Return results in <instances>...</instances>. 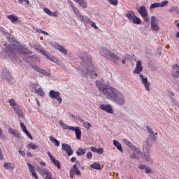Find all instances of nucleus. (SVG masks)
I'll return each instance as SVG.
<instances>
[{
	"label": "nucleus",
	"instance_id": "5",
	"mask_svg": "<svg viewBox=\"0 0 179 179\" xmlns=\"http://www.w3.org/2000/svg\"><path fill=\"white\" fill-rule=\"evenodd\" d=\"M15 47L16 45L14 44H10L4 48L6 55L10 58L12 61H17V55L15 53Z\"/></svg>",
	"mask_w": 179,
	"mask_h": 179
},
{
	"label": "nucleus",
	"instance_id": "25",
	"mask_svg": "<svg viewBox=\"0 0 179 179\" xmlns=\"http://www.w3.org/2000/svg\"><path fill=\"white\" fill-rule=\"evenodd\" d=\"M141 82H142L143 85L145 86V90L147 92H150V88L149 87V86H150V83H148V78H143L141 80Z\"/></svg>",
	"mask_w": 179,
	"mask_h": 179
},
{
	"label": "nucleus",
	"instance_id": "21",
	"mask_svg": "<svg viewBox=\"0 0 179 179\" xmlns=\"http://www.w3.org/2000/svg\"><path fill=\"white\" fill-rule=\"evenodd\" d=\"M27 166H28L29 170L31 176H33L35 179H38V176H37L36 171H34V166H33V165H31V164H30L29 162L27 163Z\"/></svg>",
	"mask_w": 179,
	"mask_h": 179
},
{
	"label": "nucleus",
	"instance_id": "13",
	"mask_svg": "<svg viewBox=\"0 0 179 179\" xmlns=\"http://www.w3.org/2000/svg\"><path fill=\"white\" fill-rule=\"evenodd\" d=\"M62 150L66 152L68 156H72L73 155V150H72V148H71L68 144L63 143L62 145Z\"/></svg>",
	"mask_w": 179,
	"mask_h": 179
},
{
	"label": "nucleus",
	"instance_id": "8",
	"mask_svg": "<svg viewBox=\"0 0 179 179\" xmlns=\"http://www.w3.org/2000/svg\"><path fill=\"white\" fill-rule=\"evenodd\" d=\"M122 142H124L125 145H127V146L129 148V149H131L133 152H136L137 155H142V151L136 148V146L132 145V143H131L128 139L124 138Z\"/></svg>",
	"mask_w": 179,
	"mask_h": 179
},
{
	"label": "nucleus",
	"instance_id": "47",
	"mask_svg": "<svg viewBox=\"0 0 179 179\" xmlns=\"http://www.w3.org/2000/svg\"><path fill=\"white\" fill-rule=\"evenodd\" d=\"M155 8H160V3H154L150 6L151 9H155Z\"/></svg>",
	"mask_w": 179,
	"mask_h": 179
},
{
	"label": "nucleus",
	"instance_id": "55",
	"mask_svg": "<svg viewBox=\"0 0 179 179\" xmlns=\"http://www.w3.org/2000/svg\"><path fill=\"white\" fill-rule=\"evenodd\" d=\"M131 159L135 160L136 159H139V157H136V153L134 152L130 155Z\"/></svg>",
	"mask_w": 179,
	"mask_h": 179
},
{
	"label": "nucleus",
	"instance_id": "19",
	"mask_svg": "<svg viewBox=\"0 0 179 179\" xmlns=\"http://www.w3.org/2000/svg\"><path fill=\"white\" fill-rule=\"evenodd\" d=\"M41 52H42L43 55H45L46 58L49 59L50 61H52V62H57V58L52 56V55L50 54V52L44 50H41Z\"/></svg>",
	"mask_w": 179,
	"mask_h": 179
},
{
	"label": "nucleus",
	"instance_id": "27",
	"mask_svg": "<svg viewBox=\"0 0 179 179\" xmlns=\"http://www.w3.org/2000/svg\"><path fill=\"white\" fill-rule=\"evenodd\" d=\"M73 129H71V131H75V134L76 135V139H80L81 136H82V131H80V129H79V127H73Z\"/></svg>",
	"mask_w": 179,
	"mask_h": 179
},
{
	"label": "nucleus",
	"instance_id": "26",
	"mask_svg": "<svg viewBox=\"0 0 179 179\" xmlns=\"http://www.w3.org/2000/svg\"><path fill=\"white\" fill-rule=\"evenodd\" d=\"M113 145L114 146H115V148H117L119 152H121V153H124V150H122V145H121V143H120V142H118V141L113 140Z\"/></svg>",
	"mask_w": 179,
	"mask_h": 179
},
{
	"label": "nucleus",
	"instance_id": "43",
	"mask_svg": "<svg viewBox=\"0 0 179 179\" xmlns=\"http://www.w3.org/2000/svg\"><path fill=\"white\" fill-rule=\"evenodd\" d=\"M128 58H129V55H124V56H123L122 59V64L123 65H125V64H127V59H128Z\"/></svg>",
	"mask_w": 179,
	"mask_h": 179
},
{
	"label": "nucleus",
	"instance_id": "12",
	"mask_svg": "<svg viewBox=\"0 0 179 179\" xmlns=\"http://www.w3.org/2000/svg\"><path fill=\"white\" fill-rule=\"evenodd\" d=\"M77 15L76 16H77V17L80 20V22H83V23H85V24H89V23L90 22V21L92 20H90V18L86 15H82V14L80 13H76Z\"/></svg>",
	"mask_w": 179,
	"mask_h": 179
},
{
	"label": "nucleus",
	"instance_id": "48",
	"mask_svg": "<svg viewBox=\"0 0 179 179\" xmlns=\"http://www.w3.org/2000/svg\"><path fill=\"white\" fill-rule=\"evenodd\" d=\"M108 2H109L110 5H114L115 6L118 5V0H108Z\"/></svg>",
	"mask_w": 179,
	"mask_h": 179
},
{
	"label": "nucleus",
	"instance_id": "49",
	"mask_svg": "<svg viewBox=\"0 0 179 179\" xmlns=\"http://www.w3.org/2000/svg\"><path fill=\"white\" fill-rule=\"evenodd\" d=\"M71 8H73V12H74V13H75L76 15H77L78 13H80L79 10H78V8H75V5H73V4H72V3L71 4Z\"/></svg>",
	"mask_w": 179,
	"mask_h": 179
},
{
	"label": "nucleus",
	"instance_id": "37",
	"mask_svg": "<svg viewBox=\"0 0 179 179\" xmlns=\"http://www.w3.org/2000/svg\"><path fill=\"white\" fill-rule=\"evenodd\" d=\"M34 93H36L38 96H41V97L44 96L45 94L44 92H43V89L41 87H38Z\"/></svg>",
	"mask_w": 179,
	"mask_h": 179
},
{
	"label": "nucleus",
	"instance_id": "15",
	"mask_svg": "<svg viewBox=\"0 0 179 179\" xmlns=\"http://www.w3.org/2000/svg\"><path fill=\"white\" fill-rule=\"evenodd\" d=\"M151 28L154 31H159L160 30V27L156 24V17L155 16L151 17Z\"/></svg>",
	"mask_w": 179,
	"mask_h": 179
},
{
	"label": "nucleus",
	"instance_id": "34",
	"mask_svg": "<svg viewBox=\"0 0 179 179\" xmlns=\"http://www.w3.org/2000/svg\"><path fill=\"white\" fill-rule=\"evenodd\" d=\"M10 134H12V135H14L15 138H20V134H19V131H16L15 129H9Z\"/></svg>",
	"mask_w": 179,
	"mask_h": 179
},
{
	"label": "nucleus",
	"instance_id": "61",
	"mask_svg": "<svg viewBox=\"0 0 179 179\" xmlns=\"http://www.w3.org/2000/svg\"><path fill=\"white\" fill-rule=\"evenodd\" d=\"M86 157H87V159H92V152H87V154H86Z\"/></svg>",
	"mask_w": 179,
	"mask_h": 179
},
{
	"label": "nucleus",
	"instance_id": "1",
	"mask_svg": "<svg viewBox=\"0 0 179 179\" xmlns=\"http://www.w3.org/2000/svg\"><path fill=\"white\" fill-rule=\"evenodd\" d=\"M96 87L105 96L107 100H110L113 103H116L117 106H124L125 104V95L122 92L117 90V89L107 85L103 84L100 81L96 82Z\"/></svg>",
	"mask_w": 179,
	"mask_h": 179
},
{
	"label": "nucleus",
	"instance_id": "53",
	"mask_svg": "<svg viewBox=\"0 0 179 179\" xmlns=\"http://www.w3.org/2000/svg\"><path fill=\"white\" fill-rule=\"evenodd\" d=\"M24 133L28 136V138H29V139H33V136H31V134H30V132H29V131L25 130V131H24Z\"/></svg>",
	"mask_w": 179,
	"mask_h": 179
},
{
	"label": "nucleus",
	"instance_id": "64",
	"mask_svg": "<svg viewBox=\"0 0 179 179\" xmlns=\"http://www.w3.org/2000/svg\"><path fill=\"white\" fill-rule=\"evenodd\" d=\"M177 9V7L175 6H172L169 8V12H174V10L176 11Z\"/></svg>",
	"mask_w": 179,
	"mask_h": 179
},
{
	"label": "nucleus",
	"instance_id": "42",
	"mask_svg": "<svg viewBox=\"0 0 179 179\" xmlns=\"http://www.w3.org/2000/svg\"><path fill=\"white\" fill-rule=\"evenodd\" d=\"M83 127L84 128H87V131H89L90 129V128H92V124H90L88 122H83Z\"/></svg>",
	"mask_w": 179,
	"mask_h": 179
},
{
	"label": "nucleus",
	"instance_id": "36",
	"mask_svg": "<svg viewBox=\"0 0 179 179\" xmlns=\"http://www.w3.org/2000/svg\"><path fill=\"white\" fill-rule=\"evenodd\" d=\"M74 1L78 3H79V5L82 6V8H87V4L85 1V0H74Z\"/></svg>",
	"mask_w": 179,
	"mask_h": 179
},
{
	"label": "nucleus",
	"instance_id": "14",
	"mask_svg": "<svg viewBox=\"0 0 179 179\" xmlns=\"http://www.w3.org/2000/svg\"><path fill=\"white\" fill-rule=\"evenodd\" d=\"M99 108L103 111H106V113H108V114H113L114 113L113 110V106H111L110 104H102L99 106Z\"/></svg>",
	"mask_w": 179,
	"mask_h": 179
},
{
	"label": "nucleus",
	"instance_id": "6",
	"mask_svg": "<svg viewBox=\"0 0 179 179\" xmlns=\"http://www.w3.org/2000/svg\"><path fill=\"white\" fill-rule=\"evenodd\" d=\"M152 148L151 145L148 143V141H145L143 145V152L138 154L141 155L142 159H145V162L150 160V149Z\"/></svg>",
	"mask_w": 179,
	"mask_h": 179
},
{
	"label": "nucleus",
	"instance_id": "57",
	"mask_svg": "<svg viewBox=\"0 0 179 179\" xmlns=\"http://www.w3.org/2000/svg\"><path fill=\"white\" fill-rule=\"evenodd\" d=\"M167 3H169V1H162V2L160 3V8H163V7L166 6V5H167Z\"/></svg>",
	"mask_w": 179,
	"mask_h": 179
},
{
	"label": "nucleus",
	"instance_id": "31",
	"mask_svg": "<svg viewBox=\"0 0 179 179\" xmlns=\"http://www.w3.org/2000/svg\"><path fill=\"white\" fill-rule=\"evenodd\" d=\"M43 11L45 12V13H47V15H49V16H54L55 17H57V14L56 12H52L50 10V9L45 8L43 9Z\"/></svg>",
	"mask_w": 179,
	"mask_h": 179
},
{
	"label": "nucleus",
	"instance_id": "20",
	"mask_svg": "<svg viewBox=\"0 0 179 179\" xmlns=\"http://www.w3.org/2000/svg\"><path fill=\"white\" fill-rule=\"evenodd\" d=\"M40 174H41V176L43 177V178L45 179H52V178H51V174L50 173V172H48L47 170H45V169H43L41 170V172H39Z\"/></svg>",
	"mask_w": 179,
	"mask_h": 179
},
{
	"label": "nucleus",
	"instance_id": "2",
	"mask_svg": "<svg viewBox=\"0 0 179 179\" xmlns=\"http://www.w3.org/2000/svg\"><path fill=\"white\" fill-rule=\"evenodd\" d=\"M79 58L82 59L81 64L83 67L80 69V76L83 78H91V79H95L97 78L96 67L92 64V57L86 52H81L78 54Z\"/></svg>",
	"mask_w": 179,
	"mask_h": 179
},
{
	"label": "nucleus",
	"instance_id": "3",
	"mask_svg": "<svg viewBox=\"0 0 179 179\" xmlns=\"http://www.w3.org/2000/svg\"><path fill=\"white\" fill-rule=\"evenodd\" d=\"M101 55L108 59H110V61H112L114 64H117V65H118L119 62H121V57H120L117 54L110 52V50L107 49V48H101Z\"/></svg>",
	"mask_w": 179,
	"mask_h": 179
},
{
	"label": "nucleus",
	"instance_id": "30",
	"mask_svg": "<svg viewBox=\"0 0 179 179\" xmlns=\"http://www.w3.org/2000/svg\"><path fill=\"white\" fill-rule=\"evenodd\" d=\"M7 19H8V20H10L11 23H15V22H17V20H19V17H16L14 15H7Z\"/></svg>",
	"mask_w": 179,
	"mask_h": 179
},
{
	"label": "nucleus",
	"instance_id": "7",
	"mask_svg": "<svg viewBox=\"0 0 179 179\" xmlns=\"http://www.w3.org/2000/svg\"><path fill=\"white\" fill-rule=\"evenodd\" d=\"M125 17L130 22H132L134 24H141V22H142L140 18L135 15V13L131 10L125 14Z\"/></svg>",
	"mask_w": 179,
	"mask_h": 179
},
{
	"label": "nucleus",
	"instance_id": "59",
	"mask_svg": "<svg viewBox=\"0 0 179 179\" xmlns=\"http://www.w3.org/2000/svg\"><path fill=\"white\" fill-rule=\"evenodd\" d=\"M76 120H78V121H80V122H85V120H83L82 117L78 115L76 117Z\"/></svg>",
	"mask_w": 179,
	"mask_h": 179
},
{
	"label": "nucleus",
	"instance_id": "24",
	"mask_svg": "<svg viewBox=\"0 0 179 179\" xmlns=\"http://www.w3.org/2000/svg\"><path fill=\"white\" fill-rule=\"evenodd\" d=\"M18 52L20 54H27L28 55H30L31 54V51L29 50V49L26 48H23V46H20L18 48Z\"/></svg>",
	"mask_w": 179,
	"mask_h": 179
},
{
	"label": "nucleus",
	"instance_id": "18",
	"mask_svg": "<svg viewBox=\"0 0 179 179\" xmlns=\"http://www.w3.org/2000/svg\"><path fill=\"white\" fill-rule=\"evenodd\" d=\"M1 79H5L7 82H10L12 80V76L10 75V72L8 70H5L1 75Z\"/></svg>",
	"mask_w": 179,
	"mask_h": 179
},
{
	"label": "nucleus",
	"instance_id": "35",
	"mask_svg": "<svg viewBox=\"0 0 179 179\" xmlns=\"http://www.w3.org/2000/svg\"><path fill=\"white\" fill-rule=\"evenodd\" d=\"M86 153V148H78L76 152L78 156H83Z\"/></svg>",
	"mask_w": 179,
	"mask_h": 179
},
{
	"label": "nucleus",
	"instance_id": "52",
	"mask_svg": "<svg viewBox=\"0 0 179 179\" xmlns=\"http://www.w3.org/2000/svg\"><path fill=\"white\" fill-rule=\"evenodd\" d=\"M98 155H103V153H104V149L103 148H99L96 149V152Z\"/></svg>",
	"mask_w": 179,
	"mask_h": 179
},
{
	"label": "nucleus",
	"instance_id": "38",
	"mask_svg": "<svg viewBox=\"0 0 179 179\" xmlns=\"http://www.w3.org/2000/svg\"><path fill=\"white\" fill-rule=\"evenodd\" d=\"M39 73H42V75H44V76H48V78H50V76H51V73L47 72V70H44L42 69L39 70Z\"/></svg>",
	"mask_w": 179,
	"mask_h": 179
},
{
	"label": "nucleus",
	"instance_id": "10",
	"mask_svg": "<svg viewBox=\"0 0 179 179\" xmlns=\"http://www.w3.org/2000/svg\"><path fill=\"white\" fill-rule=\"evenodd\" d=\"M79 161H76V164L73 166V168L70 170V177L73 178V176H80V171L78 169V163Z\"/></svg>",
	"mask_w": 179,
	"mask_h": 179
},
{
	"label": "nucleus",
	"instance_id": "58",
	"mask_svg": "<svg viewBox=\"0 0 179 179\" xmlns=\"http://www.w3.org/2000/svg\"><path fill=\"white\" fill-rule=\"evenodd\" d=\"M20 127L22 129L23 132L27 130V128H26V126L23 123H20Z\"/></svg>",
	"mask_w": 179,
	"mask_h": 179
},
{
	"label": "nucleus",
	"instance_id": "32",
	"mask_svg": "<svg viewBox=\"0 0 179 179\" xmlns=\"http://www.w3.org/2000/svg\"><path fill=\"white\" fill-rule=\"evenodd\" d=\"M90 167L94 170H101V166L97 162H94L93 164H91Z\"/></svg>",
	"mask_w": 179,
	"mask_h": 179
},
{
	"label": "nucleus",
	"instance_id": "54",
	"mask_svg": "<svg viewBox=\"0 0 179 179\" xmlns=\"http://www.w3.org/2000/svg\"><path fill=\"white\" fill-rule=\"evenodd\" d=\"M0 33H2V34H4L6 36V34H9V33L5 31V28L0 27Z\"/></svg>",
	"mask_w": 179,
	"mask_h": 179
},
{
	"label": "nucleus",
	"instance_id": "44",
	"mask_svg": "<svg viewBox=\"0 0 179 179\" xmlns=\"http://www.w3.org/2000/svg\"><path fill=\"white\" fill-rule=\"evenodd\" d=\"M62 127L63 129H69L70 131H71V129H74L73 127L68 126V124L65 123Z\"/></svg>",
	"mask_w": 179,
	"mask_h": 179
},
{
	"label": "nucleus",
	"instance_id": "17",
	"mask_svg": "<svg viewBox=\"0 0 179 179\" xmlns=\"http://www.w3.org/2000/svg\"><path fill=\"white\" fill-rule=\"evenodd\" d=\"M171 75L173 78H178L179 76V66L178 64H174L172 67Z\"/></svg>",
	"mask_w": 179,
	"mask_h": 179
},
{
	"label": "nucleus",
	"instance_id": "41",
	"mask_svg": "<svg viewBox=\"0 0 179 179\" xmlns=\"http://www.w3.org/2000/svg\"><path fill=\"white\" fill-rule=\"evenodd\" d=\"M31 68H32V69H34V71H36V72H40L41 68L38 67V66H37V64H30Z\"/></svg>",
	"mask_w": 179,
	"mask_h": 179
},
{
	"label": "nucleus",
	"instance_id": "45",
	"mask_svg": "<svg viewBox=\"0 0 179 179\" xmlns=\"http://www.w3.org/2000/svg\"><path fill=\"white\" fill-rule=\"evenodd\" d=\"M28 146L30 149H32V150H36V149H38V147H37V145H36L33 143H30L29 144H28Z\"/></svg>",
	"mask_w": 179,
	"mask_h": 179
},
{
	"label": "nucleus",
	"instance_id": "16",
	"mask_svg": "<svg viewBox=\"0 0 179 179\" xmlns=\"http://www.w3.org/2000/svg\"><path fill=\"white\" fill-rule=\"evenodd\" d=\"M143 71V67H142V62L139 60L137 61L136 66L134 71H133V73H136V75H139L141 72Z\"/></svg>",
	"mask_w": 179,
	"mask_h": 179
},
{
	"label": "nucleus",
	"instance_id": "46",
	"mask_svg": "<svg viewBox=\"0 0 179 179\" xmlns=\"http://www.w3.org/2000/svg\"><path fill=\"white\" fill-rule=\"evenodd\" d=\"M88 24H91L92 27H94L95 30H97L99 29V27L96 25V23L93 22L92 20L90 21V23Z\"/></svg>",
	"mask_w": 179,
	"mask_h": 179
},
{
	"label": "nucleus",
	"instance_id": "29",
	"mask_svg": "<svg viewBox=\"0 0 179 179\" xmlns=\"http://www.w3.org/2000/svg\"><path fill=\"white\" fill-rule=\"evenodd\" d=\"M6 37L8 40L9 43H17L16 38L13 36H11L10 34H6Z\"/></svg>",
	"mask_w": 179,
	"mask_h": 179
},
{
	"label": "nucleus",
	"instance_id": "39",
	"mask_svg": "<svg viewBox=\"0 0 179 179\" xmlns=\"http://www.w3.org/2000/svg\"><path fill=\"white\" fill-rule=\"evenodd\" d=\"M51 160L53 164H55V166H57V169H61V164L59 163V161L55 159V158Z\"/></svg>",
	"mask_w": 179,
	"mask_h": 179
},
{
	"label": "nucleus",
	"instance_id": "23",
	"mask_svg": "<svg viewBox=\"0 0 179 179\" xmlns=\"http://www.w3.org/2000/svg\"><path fill=\"white\" fill-rule=\"evenodd\" d=\"M138 12L141 15V16H142V17H146V16H148V12H146V7L143 6H141L138 9Z\"/></svg>",
	"mask_w": 179,
	"mask_h": 179
},
{
	"label": "nucleus",
	"instance_id": "11",
	"mask_svg": "<svg viewBox=\"0 0 179 179\" xmlns=\"http://www.w3.org/2000/svg\"><path fill=\"white\" fill-rule=\"evenodd\" d=\"M53 47H55V50H57V51H59V52H62L63 55H68V50L64 48L62 45H59L57 43V42H55L53 43Z\"/></svg>",
	"mask_w": 179,
	"mask_h": 179
},
{
	"label": "nucleus",
	"instance_id": "56",
	"mask_svg": "<svg viewBox=\"0 0 179 179\" xmlns=\"http://www.w3.org/2000/svg\"><path fill=\"white\" fill-rule=\"evenodd\" d=\"M146 129L148 130V131L149 132L150 134H155V131H153V130H152V128H150V127L146 126Z\"/></svg>",
	"mask_w": 179,
	"mask_h": 179
},
{
	"label": "nucleus",
	"instance_id": "9",
	"mask_svg": "<svg viewBox=\"0 0 179 179\" xmlns=\"http://www.w3.org/2000/svg\"><path fill=\"white\" fill-rule=\"evenodd\" d=\"M49 97H50V99H55L59 101V104L62 103V98H61V94L59 92L50 90L49 92Z\"/></svg>",
	"mask_w": 179,
	"mask_h": 179
},
{
	"label": "nucleus",
	"instance_id": "22",
	"mask_svg": "<svg viewBox=\"0 0 179 179\" xmlns=\"http://www.w3.org/2000/svg\"><path fill=\"white\" fill-rule=\"evenodd\" d=\"M156 139H157V137H156V135L155 133H152L148 136V138H147L145 142H148V145H151V148H152V141H153V142H156Z\"/></svg>",
	"mask_w": 179,
	"mask_h": 179
},
{
	"label": "nucleus",
	"instance_id": "50",
	"mask_svg": "<svg viewBox=\"0 0 179 179\" xmlns=\"http://www.w3.org/2000/svg\"><path fill=\"white\" fill-rule=\"evenodd\" d=\"M37 89H38V85L36 84L34 85L31 87V92H33L34 93L36 92V91L37 90Z\"/></svg>",
	"mask_w": 179,
	"mask_h": 179
},
{
	"label": "nucleus",
	"instance_id": "28",
	"mask_svg": "<svg viewBox=\"0 0 179 179\" xmlns=\"http://www.w3.org/2000/svg\"><path fill=\"white\" fill-rule=\"evenodd\" d=\"M13 108L14 111L16 113L17 115H18L19 117L23 116V111H22V109H20V107H19V105H17Z\"/></svg>",
	"mask_w": 179,
	"mask_h": 179
},
{
	"label": "nucleus",
	"instance_id": "60",
	"mask_svg": "<svg viewBox=\"0 0 179 179\" xmlns=\"http://www.w3.org/2000/svg\"><path fill=\"white\" fill-rule=\"evenodd\" d=\"M38 33H41L42 34H45L46 36H48V32H45V31H43V29H38L37 30Z\"/></svg>",
	"mask_w": 179,
	"mask_h": 179
},
{
	"label": "nucleus",
	"instance_id": "4",
	"mask_svg": "<svg viewBox=\"0 0 179 179\" xmlns=\"http://www.w3.org/2000/svg\"><path fill=\"white\" fill-rule=\"evenodd\" d=\"M101 55L108 59H110V61H112L114 64H117V65H118L119 62H121V57H120L117 54L110 52V50L107 49V48H101Z\"/></svg>",
	"mask_w": 179,
	"mask_h": 179
},
{
	"label": "nucleus",
	"instance_id": "63",
	"mask_svg": "<svg viewBox=\"0 0 179 179\" xmlns=\"http://www.w3.org/2000/svg\"><path fill=\"white\" fill-rule=\"evenodd\" d=\"M146 166H147L146 165L141 164L138 166V169H140L141 170H145L146 169Z\"/></svg>",
	"mask_w": 179,
	"mask_h": 179
},
{
	"label": "nucleus",
	"instance_id": "62",
	"mask_svg": "<svg viewBox=\"0 0 179 179\" xmlns=\"http://www.w3.org/2000/svg\"><path fill=\"white\" fill-rule=\"evenodd\" d=\"M145 173H147L148 174H149V173H152V169H150L148 166L145 167Z\"/></svg>",
	"mask_w": 179,
	"mask_h": 179
},
{
	"label": "nucleus",
	"instance_id": "33",
	"mask_svg": "<svg viewBox=\"0 0 179 179\" xmlns=\"http://www.w3.org/2000/svg\"><path fill=\"white\" fill-rule=\"evenodd\" d=\"M49 138H50V142H52V143H54L56 148H58V146H59V141H57V138L52 137V136H50Z\"/></svg>",
	"mask_w": 179,
	"mask_h": 179
},
{
	"label": "nucleus",
	"instance_id": "51",
	"mask_svg": "<svg viewBox=\"0 0 179 179\" xmlns=\"http://www.w3.org/2000/svg\"><path fill=\"white\" fill-rule=\"evenodd\" d=\"M12 164L10 163H5L4 164V169H6V170H9V169L11 168Z\"/></svg>",
	"mask_w": 179,
	"mask_h": 179
},
{
	"label": "nucleus",
	"instance_id": "40",
	"mask_svg": "<svg viewBox=\"0 0 179 179\" xmlns=\"http://www.w3.org/2000/svg\"><path fill=\"white\" fill-rule=\"evenodd\" d=\"M8 103H9L10 106H11V107H13V108L17 106V103H16V101L13 99H9Z\"/></svg>",
	"mask_w": 179,
	"mask_h": 179
}]
</instances>
